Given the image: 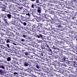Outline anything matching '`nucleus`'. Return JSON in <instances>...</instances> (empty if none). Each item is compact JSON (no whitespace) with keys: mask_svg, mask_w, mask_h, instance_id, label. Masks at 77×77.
<instances>
[{"mask_svg":"<svg viewBox=\"0 0 77 77\" xmlns=\"http://www.w3.org/2000/svg\"><path fill=\"white\" fill-rule=\"evenodd\" d=\"M34 63L35 66L37 69H38L40 68L42 69H43V68L45 67V66L46 65L45 63H43L42 62H40L39 61H38V60L35 61V62Z\"/></svg>","mask_w":77,"mask_h":77,"instance_id":"obj_1","label":"nucleus"},{"mask_svg":"<svg viewBox=\"0 0 77 77\" xmlns=\"http://www.w3.org/2000/svg\"><path fill=\"white\" fill-rule=\"evenodd\" d=\"M49 21L52 24L55 23V24H59L60 23L61 24L62 22V21L57 19V16H55V17L52 19V21L50 20Z\"/></svg>","mask_w":77,"mask_h":77,"instance_id":"obj_2","label":"nucleus"},{"mask_svg":"<svg viewBox=\"0 0 77 77\" xmlns=\"http://www.w3.org/2000/svg\"><path fill=\"white\" fill-rule=\"evenodd\" d=\"M52 48L54 49V50H58L59 48H60V47L59 46V43H52Z\"/></svg>","mask_w":77,"mask_h":77,"instance_id":"obj_3","label":"nucleus"},{"mask_svg":"<svg viewBox=\"0 0 77 77\" xmlns=\"http://www.w3.org/2000/svg\"><path fill=\"white\" fill-rule=\"evenodd\" d=\"M36 18L37 20H41V19L42 20H44V18L47 19V16L46 15V14H41V17H39L37 16H36Z\"/></svg>","mask_w":77,"mask_h":77,"instance_id":"obj_4","label":"nucleus"},{"mask_svg":"<svg viewBox=\"0 0 77 77\" xmlns=\"http://www.w3.org/2000/svg\"><path fill=\"white\" fill-rule=\"evenodd\" d=\"M23 14H24V15L26 14V16H27H27H26L27 19H29V18H30V11H27V10H24L23 11Z\"/></svg>","mask_w":77,"mask_h":77,"instance_id":"obj_5","label":"nucleus"},{"mask_svg":"<svg viewBox=\"0 0 77 77\" xmlns=\"http://www.w3.org/2000/svg\"><path fill=\"white\" fill-rule=\"evenodd\" d=\"M60 59L61 60V62H66V59H67V56H64L62 55H60Z\"/></svg>","mask_w":77,"mask_h":77,"instance_id":"obj_6","label":"nucleus"},{"mask_svg":"<svg viewBox=\"0 0 77 77\" xmlns=\"http://www.w3.org/2000/svg\"><path fill=\"white\" fill-rule=\"evenodd\" d=\"M26 29L27 30L29 29L30 31L31 32H36V30H35V29H33V27L32 26L30 25H28L27 26Z\"/></svg>","mask_w":77,"mask_h":77,"instance_id":"obj_7","label":"nucleus"},{"mask_svg":"<svg viewBox=\"0 0 77 77\" xmlns=\"http://www.w3.org/2000/svg\"><path fill=\"white\" fill-rule=\"evenodd\" d=\"M50 70H48H48L47 69L46 70H45L44 72L45 73H46V75H47L48 76V77H53L54 75H52V73H50Z\"/></svg>","mask_w":77,"mask_h":77,"instance_id":"obj_8","label":"nucleus"},{"mask_svg":"<svg viewBox=\"0 0 77 77\" xmlns=\"http://www.w3.org/2000/svg\"><path fill=\"white\" fill-rule=\"evenodd\" d=\"M45 52H43L42 53L40 54V56H39V57L41 58V59H38V60H39V61H41V62H43V61L42 60L43 59H42V57H44V54H45Z\"/></svg>","mask_w":77,"mask_h":77,"instance_id":"obj_9","label":"nucleus"},{"mask_svg":"<svg viewBox=\"0 0 77 77\" xmlns=\"http://www.w3.org/2000/svg\"><path fill=\"white\" fill-rule=\"evenodd\" d=\"M6 26L4 25V26H0V27H2V28H3V29H1L2 32H3V33H6L7 32V31L8 32V29H6L5 27V26Z\"/></svg>","mask_w":77,"mask_h":77,"instance_id":"obj_10","label":"nucleus"},{"mask_svg":"<svg viewBox=\"0 0 77 77\" xmlns=\"http://www.w3.org/2000/svg\"><path fill=\"white\" fill-rule=\"evenodd\" d=\"M12 41V40H11L9 39L6 38L4 39V43L5 45H6L7 44H8L10 43Z\"/></svg>","mask_w":77,"mask_h":77,"instance_id":"obj_11","label":"nucleus"},{"mask_svg":"<svg viewBox=\"0 0 77 77\" xmlns=\"http://www.w3.org/2000/svg\"><path fill=\"white\" fill-rule=\"evenodd\" d=\"M19 2H20V3H22L23 4V6H24V7H26V8H29V6L27 5L26 3L25 2V1L24 0H20Z\"/></svg>","mask_w":77,"mask_h":77,"instance_id":"obj_12","label":"nucleus"},{"mask_svg":"<svg viewBox=\"0 0 77 77\" xmlns=\"http://www.w3.org/2000/svg\"><path fill=\"white\" fill-rule=\"evenodd\" d=\"M5 5H4L3 4H1L0 6V9H2L1 11H5V9L6 8Z\"/></svg>","mask_w":77,"mask_h":77,"instance_id":"obj_13","label":"nucleus"},{"mask_svg":"<svg viewBox=\"0 0 77 77\" xmlns=\"http://www.w3.org/2000/svg\"><path fill=\"white\" fill-rule=\"evenodd\" d=\"M68 20H64L63 21H61V24L66 26V24H68Z\"/></svg>","mask_w":77,"mask_h":77,"instance_id":"obj_14","label":"nucleus"},{"mask_svg":"<svg viewBox=\"0 0 77 77\" xmlns=\"http://www.w3.org/2000/svg\"><path fill=\"white\" fill-rule=\"evenodd\" d=\"M8 33H10V36H14V31L11 30V29H8Z\"/></svg>","mask_w":77,"mask_h":77,"instance_id":"obj_15","label":"nucleus"},{"mask_svg":"<svg viewBox=\"0 0 77 77\" xmlns=\"http://www.w3.org/2000/svg\"><path fill=\"white\" fill-rule=\"evenodd\" d=\"M40 48H41V49H42V51L45 52V53H46V52H47V50L45 49V46H44V45H42L40 46Z\"/></svg>","mask_w":77,"mask_h":77,"instance_id":"obj_16","label":"nucleus"},{"mask_svg":"<svg viewBox=\"0 0 77 77\" xmlns=\"http://www.w3.org/2000/svg\"><path fill=\"white\" fill-rule=\"evenodd\" d=\"M45 47H46V50L48 51H52L51 49L50 48V47H49V45L46 43V45H45Z\"/></svg>","mask_w":77,"mask_h":77,"instance_id":"obj_17","label":"nucleus"},{"mask_svg":"<svg viewBox=\"0 0 77 77\" xmlns=\"http://www.w3.org/2000/svg\"><path fill=\"white\" fill-rule=\"evenodd\" d=\"M24 14H22V15H21V20H22L23 21H27V18L24 17Z\"/></svg>","mask_w":77,"mask_h":77,"instance_id":"obj_18","label":"nucleus"},{"mask_svg":"<svg viewBox=\"0 0 77 77\" xmlns=\"http://www.w3.org/2000/svg\"><path fill=\"white\" fill-rule=\"evenodd\" d=\"M5 72L4 71V70L0 69V75L5 76Z\"/></svg>","mask_w":77,"mask_h":77,"instance_id":"obj_19","label":"nucleus"},{"mask_svg":"<svg viewBox=\"0 0 77 77\" xmlns=\"http://www.w3.org/2000/svg\"><path fill=\"white\" fill-rule=\"evenodd\" d=\"M11 23L14 24L15 23V17H12L11 18Z\"/></svg>","mask_w":77,"mask_h":77,"instance_id":"obj_20","label":"nucleus"},{"mask_svg":"<svg viewBox=\"0 0 77 77\" xmlns=\"http://www.w3.org/2000/svg\"><path fill=\"white\" fill-rule=\"evenodd\" d=\"M72 69H75L76 70V72H77V66H75L74 67L71 68L70 67H69L68 69L69 70H71Z\"/></svg>","mask_w":77,"mask_h":77,"instance_id":"obj_21","label":"nucleus"},{"mask_svg":"<svg viewBox=\"0 0 77 77\" xmlns=\"http://www.w3.org/2000/svg\"><path fill=\"white\" fill-rule=\"evenodd\" d=\"M33 50V49L31 47H27V48H25V50H24V51H28L29 50Z\"/></svg>","mask_w":77,"mask_h":77,"instance_id":"obj_22","label":"nucleus"},{"mask_svg":"<svg viewBox=\"0 0 77 77\" xmlns=\"http://www.w3.org/2000/svg\"><path fill=\"white\" fill-rule=\"evenodd\" d=\"M50 12L51 14H52V15H51V16H53V18L55 17V16H56V15H54V14L55 13L54 11H51Z\"/></svg>","mask_w":77,"mask_h":77,"instance_id":"obj_23","label":"nucleus"},{"mask_svg":"<svg viewBox=\"0 0 77 77\" xmlns=\"http://www.w3.org/2000/svg\"><path fill=\"white\" fill-rule=\"evenodd\" d=\"M20 21H21V20H20V21H18L16 23L15 22L13 24L15 26H20Z\"/></svg>","mask_w":77,"mask_h":77,"instance_id":"obj_24","label":"nucleus"},{"mask_svg":"<svg viewBox=\"0 0 77 77\" xmlns=\"http://www.w3.org/2000/svg\"><path fill=\"white\" fill-rule=\"evenodd\" d=\"M1 21H3L2 23V24H4V23H7V20L5 18H3L1 20Z\"/></svg>","mask_w":77,"mask_h":77,"instance_id":"obj_25","label":"nucleus"},{"mask_svg":"<svg viewBox=\"0 0 77 77\" xmlns=\"http://www.w3.org/2000/svg\"><path fill=\"white\" fill-rule=\"evenodd\" d=\"M53 43L52 42L50 41L46 42V44H47L48 45L50 46H52Z\"/></svg>","mask_w":77,"mask_h":77,"instance_id":"obj_26","label":"nucleus"},{"mask_svg":"<svg viewBox=\"0 0 77 77\" xmlns=\"http://www.w3.org/2000/svg\"><path fill=\"white\" fill-rule=\"evenodd\" d=\"M32 72H35V73H36V71H38V69H37L36 68H32Z\"/></svg>","mask_w":77,"mask_h":77,"instance_id":"obj_27","label":"nucleus"},{"mask_svg":"<svg viewBox=\"0 0 77 77\" xmlns=\"http://www.w3.org/2000/svg\"><path fill=\"white\" fill-rule=\"evenodd\" d=\"M35 62V61H34L33 62V61L31 60H30V61H29V62H28V63L30 64V65L31 66H33V65H34L33 64L34 63V62Z\"/></svg>","mask_w":77,"mask_h":77,"instance_id":"obj_28","label":"nucleus"},{"mask_svg":"<svg viewBox=\"0 0 77 77\" xmlns=\"http://www.w3.org/2000/svg\"><path fill=\"white\" fill-rule=\"evenodd\" d=\"M29 65V63L27 62L26 61H25L24 63L23 66H24L26 67L28 66Z\"/></svg>","mask_w":77,"mask_h":77,"instance_id":"obj_29","label":"nucleus"},{"mask_svg":"<svg viewBox=\"0 0 77 77\" xmlns=\"http://www.w3.org/2000/svg\"><path fill=\"white\" fill-rule=\"evenodd\" d=\"M8 15V14L7 13H5L4 14H3L2 15V17L3 18H7V17Z\"/></svg>","mask_w":77,"mask_h":77,"instance_id":"obj_30","label":"nucleus"},{"mask_svg":"<svg viewBox=\"0 0 77 77\" xmlns=\"http://www.w3.org/2000/svg\"><path fill=\"white\" fill-rule=\"evenodd\" d=\"M64 52L65 53H66V56H69V55L71 54V53L69 52L68 51L66 52V51H64Z\"/></svg>","mask_w":77,"mask_h":77,"instance_id":"obj_31","label":"nucleus"},{"mask_svg":"<svg viewBox=\"0 0 77 77\" xmlns=\"http://www.w3.org/2000/svg\"><path fill=\"white\" fill-rule=\"evenodd\" d=\"M52 65H54V66H56L57 64V61H54V62L52 63Z\"/></svg>","mask_w":77,"mask_h":77,"instance_id":"obj_32","label":"nucleus"},{"mask_svg":"<svg viewBox=\"0 0 77 77\" xmlns=\"http://www.w3.org/2000/svg\"><path fill=\"white\" fill-rule=\"evenodd\" d=\"M51 36H53V37H54V38H56V34L54 32H52Z\"/></svg>","mask_w":77,"mask_h":77,"instance_id":"obj_33","label":"nucleus"},{"mask_svg":"<svg viewBox=\"0 0 77 77\" xmlns=\"http://www.w3.org/2000/svg\"><path fill=\"white\" fill-rule=\"evenodd\" d=\"M68 76H69V77H77V75L75 74L72 75L70 74Z\"/></svg>","mask_w":77,"mask_h":77,"instance_id":"obj_34","label":"nucleus"},{"mask_svg":"<svg viewBox=\"0 0 77 77\" xmlns=\"http://www.w3.org/2000/svg\"><path fill=\"white\" fill-rule=\"evenodd\" d=\"M33 46L34 47H36V48H39L38 47V46H39V45H38L37 43H34L33 44Z\"/></svg>","mask_w":77,"mask_h":77,"instance_id":"obj_35","label":"nucleus"},{"mask_svg":"<svg viewBox=\"0 0 77 77\" xmlns=\"http://www.w3.org/2000/svg\"><path fill=\"white\" fill-rule=\"evenodd\" d=\"M2 64H3V63H0V68H2L3 69H5V67L3 66V65Z\"/></svg>","mask_w":77,"mask_h":77,"instance_id":"obj_36","label":"nucleus"},{"mask_svg":"<svg viewBox=\"0 0 77 77\" xmlns=\"http://www.w3.org/2000/svg\"><path fill=\"white\" fill-rule=\"evenodd\" d=\"M45 35H48L51 36V33H50V32H45Z\"/></svg>","mask_w":77,"mask_h":77,"instance_id":"obj_37","label":"nucleus"},{"mask_svg":"<svg viewBox=\"0 0 77 77\" xmlns=\"http://www.w3.org/2000/svg\"><path fill=\"white\" fill-rule=\"evenodd\" d=\"M59 72L60 73H61L63 74H64V75L66 74V73H65L64 70L61 71V70H59Z\"/></svg>","mask_w":77,"mask_h":77,"instance_id":"obj_38","label":"nucleus"},{"mask_svg":"<svg viewBox=\"0 0 77 77\" xmlns=\"http://www.w3.org/2000/svg\"><path fill=\"white\" fill-rule=\"evenodd\" d=\"M11 17H12V16L11 14H7V17L8 19H11L12 18Z\"/></svg>","mask_w":77,"mask_h":77,"instance_id":"obj_39","label":"nucleus"},{"mask_svg":"<svg viewBox=\"0 0 77 77\" xmlns=\"http://www.w3.org/2000/svg\"><path fill=\"white\" fill-rule=\"evenodd\" d=\"M72 20H74V22H75V21L76 22H77V20H76V17L75 16H73V17H72Z\"/></svg>","mask_w":77,"mask_h":77,"instance_id":"obj_40","label":"nucleus"},{"mask_svg":"<svg viewBox=\"0 0 77 77\" xmlns=\"http://www.w3.org/2000/svg\"><path fill=\"white\" fill-rule=\"evenodd\" d=\"M18 72H17L18 75H20V76H22V72H21L20 71H18Z\"/></svg>","mask_w":77,"mask_h":77,"instance_id":"obj_41","label":"nucleus"},{"mask_svg":"<svg viewBox=\"0 0 77 77\" xmlns=\"http://www.w3.org/2000/svg\"><path fill=\"white\" fill-rule=\"evenodd\" d=\"M64 44V45H65L66 47H69V43L67 42H65Z\"/></svg>","mask_w":77,"mask_h":77,"instance_id":"obj_42","label":"nucleus"},{"mask_svg":"<svg viewBox=\"0 0 77 77\" xmlns=\"http://www.w3.org/2000/svg\"><path fill=\"white\" fill-rule=\"evenodd\" d=\"M49 54V56H48V57H49V58H50L51 59H53V57L51 56H52V54Z\"/></svg>","mask_w":77,"mask_h":77,"instance_id":"obj_43","label":"nucleus"},{"mask_svg":"<svg viewBox=\"0 0 77 77\" xmlns=\"http://www.w3.org/2000/svg\"><path fill=\"white\" fill-rule=\"evenodd\" d=\"M7 60L8 62H10V61H11V58L10 57H9L8 58H7Z\"/></svg>","mask_w":77,"mask_h":77,"instance_id":"obj_44","label":"nucleus"},{"mask_svg":"<svg viewBox=\"0 0 77 77\" xmlns=\"http://www.w3.org/2000/svg\"><path fill=\"white\" fill-rule=\"evenodd\" d=\"M70 54L73 56L75 57V54H76V53L73 52L72 53H70Z\"/></svg>","mask_w":77,"mask_h":77,"instance_id":"obj_45","label":"nucleus"},{"mask_svg":"<svg viewBox=\"0 0 77 77\" xmlns=\"http://www.w3.org/2000/svg\"><path fill=\"white\" fill-rule=\"evenodd\" d=\"M31 70V69L28 68V69H26L25 71H26V72H30V71Z\"/></svg>","mask_w":77,"mask_h":77,"instance_id":"obj_46","label":"nucleus"},{"mask_svg":"<svg viewBox=\"0 0 77 77\" xmlns=\"http://www.w3.org/2000/svg\"><path fill=\"white\" fill-rule=\"evenodd\" d=\"M3 21H1V19H0V26H5V25L3 24H2L1 23H3Z\"/></svg>","mask_w":77,"mask_h":77,"instance_id":"obj_47","label":"nucleus"},{"mask_svg":"<svg viewBox=\"0 0 77 77\" xmlns=\"http://www.w3.org/2000/svg\"><path fill=\"white\" fill-rule=\"evenodd\" d=\"M0 44H5L4 43V41H3V40L2 39L1 40L0 39Z\"/></svg>","mask_w":77,"mask_h":77,"instance_id":"obj_48","label":"nucleus"},{"mask_svg":"<svg viewBox=\"0 0 77 77\" xmlns=\"http://www.w3.org/2000/svg\"><path fill=\"white\" fill-rule=\"evenodd\" d=\"M38 26H37L36 25L34 24L33 25V28H36V29H37L38 28Z\"/></svg>","mask_w":77,"mask_h":77,"instance_id":"obj_49","label":"nucleus"},{"mask_svg":"<svg viewBox=\"0 0 77 77\" xmlns=\"http://www.w3.org/2000/svg\"><path fill=\"white\" fill-rule=\"evenodd\" d=\"M36 6V7H37V5H35V4L33 3L32 4V5H31V7L32 8H34V6Z\"/></svg>","mask_w":77,"mask_h":77,"instance_id":"obj_50","label":"nucleus"},{"mask_svg":"<svg viewBox=\"0 0 77 77\" xmlns=\"http://www.w3.org/2000/svg\"><path fill=\"white\" fill-rule=\"evenodd\" d=\"M20 23L23 24L24 26H26V25H27V23H26V22H23L22 21H20Z\"/></svg>","mask_w":77,"mask_h":77,"instance_id":"obj_51","label":"nucleus"},{"mask_svg":"<svg viewBox=\"0 0 77 77\" xmlns=\"http://www.w3.org/2000/svg\"><path fill=\"white\" fill-rule=\"evenodd\" d=\"M50 14H51V13L50 12H48L46 14V16H47V18L48 17H50Z\"/></svg>","mask_w":77,"mask_h":77,"instance_id":"obj_52","label":"nucleus"},{"mask_svg":"<svg viewBox=\"0 0 77 77\" xmlns=\"http://www.w3.org/2000/svg\"><path fill=\"white\" fill-rule=\"evenodd\" d=\"M59 52L60 54H62L63 52H64V51L63 50H60L59 51Z\"/></svg>","mask_w":77,"mask_h":77,"instance_id":"obj_53","label":"nucleus"},{"mask_svg":"<svg viewBox=\"0 0 77 77\" xmlns=\"http://www.w3.org/2000/svg\"><path fill=\"white\" fill-rule=\"evenodd\" d=\"M67 59H68V60H72V58L69 56H67Z\"/></svg>","mask_w":77,"mask_h":77,"instance_id":"obj_54","label":"nucleus"},{"mask_svg":"<svg viewBox=\"0 0 77 77\" xmlns=\"http://www.w3.org/2000/svg\"><path fill=\"white\" fill-rule=\"evenodd\" d=\"M7 2H14V0H5Z\"/></svg>","mask_w":77,"mask_h":77,"instance_id":"obj_55","label":"nucleus"},{"mask_svg":"<svg viewBox=\"0 0 77 77\" xmlns=\"http://www.w3.org/2000/svg\"><path fill=\"white\" fill-rule=\"evenodd\" d=\"M16 51H15V49H12V53H16Z\"/></svg>","mask_w":77,"mask_h":77,"instance_id":"obj_56","label":"nucleus"},{"mask_svg":"<svg viewBox=\"0 0 77 77\" xmlns=\"http://www.w3.org/2000/svg\"><path fill=\"white\" fill-rule=\"evenodd\" d=\"M41 11H42L41 9H37V12L38 13H41Z\"/></svg>","mask_w":77,"mask_h":77,"instance_id":"obj_57","label":"nucleus"},{"mask_svg":"<svg viewBox=\"0 0 77 77\" xmlns=\"http://www.w3.org/2000/svg\"><path fill=\"white\" fill-rule=\"evenodd\" d=\"M10 63H11L12 65H14V63H15V61L14 60H12L11 61Z\"/></svg>","mask_w":77,"mask_h":77,"instance_id":"obj_58","label":"nucleus"},{"mask_svg":"<svg viewBox=\"0 0 77 77\" xmlns=\"http://www.w3.org/2000/svg\"><path fill=\"white\" fill-rule=\"evenodd\" d=\"M48 66L50 67L49 68L50 69H51L52 70H53V66H50V65H48Z\"/></svg>","mask_w":77,"mask_h":77,"instance_id":"obj_59","label":"nucleus"},{"mask_svg":"<svg viewBox=\"0 0 77 77\" xmlns=\"http://www.w3.org/2000/svg\"><path fill=\"white\" fill-rule=\"evenodd\" d=\"M28 51H26L24 53L25 54V55H26V56H27L28 55H30V54L29 53H28V52H27Z\"/></svg>","mask_w":77,"mask_h":77,"instance_id":"obj_60","label":"nucleus"},{"mask_svg":"<svg viewBox=\"0 0 77 77\" xmlns=\"http://www.w3.org/2000/svg\"><path fill=\"white\" fill-rule=\"evenodd\" d=\"M25 33H27V34H29V35H30L31 33L30 31H26L25 32Z\"/></svg>","mask_w":77,"mask_h":77,"instance_id":"obj_61","label":"nucleus"},{"mask_svg":"<svg viewBox=\"0 0 77 77\" xmlns=\"http://www.w3.org/2000/svg\"><path fill=\"white\" fill-rule=\"evenodd\" d=\"M14 75L15 76H17L18 75V72H14Z\"/></svg>","mask_w":77,"mask_h":77,"instance_id":"obj_62","label":"nucleus"},{"mask_svg":"<svg viewBox=\"0 0 77 77\" xmlns=\"http://www.w3.org/2000/svg\"><path fill=\"white\" fill-rule=\"evenodd\" d=\"M42 42H42V41L41 40H38L37 41V42H38V43H39V44L42 43Z\"/></svg>","mask_w":77,"mask_h":77,"instance_id":"obj_63","label":"nucleus"},{"mask_svg":"<svg viewBox=\"0 0 77 77\" xmlns=\"http://www.w3.org/2000/svg\"><path fill=\"white\" fill-rule=\"evenodd\" d=\"M35 75H34L33 74H32V73H30V77H33Z\"/></svg>","mask_w":77,"mask_h":77,"instance_id":"obj_64","label":"nucleus"}]
</instances>
